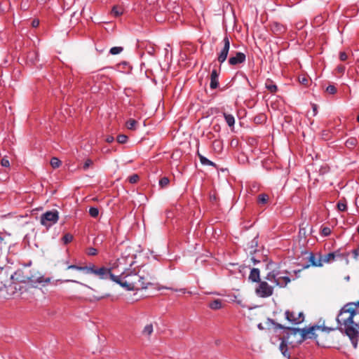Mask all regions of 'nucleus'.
<instances>
[{
    "instance_id": "4d7b16f0",
    "label": "nucleus",
    "mask_w": 359,
    "mask_h": 359,
    "mask_svg": "<svg viewBox=\"0 0 359 359\" xmlns=\"http://www.w3.org/2000/svg\"><path fill=\"white\" fill-rule=\"evenodd\" d=\"M3 241V238L2 237L0 236V243H1V241Z\"/></svg>"
},
{
    "instance_id": "bf43d9fd",
    "label": "nucleus",
    "mask_w": 359,
    "mask_h": 359,
    "mask_svg": "<svg viewBox=\"0 0 359 359\" xmlns=\"http://www.w3.org/2000/svg\"><path fill=\"white\" fill-rule=\"evenodd\" d=\"M357 330H358V331L359 332V323H358V327H357Z\"/></svg>"
},
{
    "instance_id": "6e6d98bb",
    "label": "nucleus",
    "mask_w": 359,
    "mask_h": 359,
    "mask_svg": "<svg viewBox=\"0 0 359 359\" xmlns=\"http://www.w3.org/2000/svg\"><path fill=\"white\" fill-rule=\"evenodd\" d=\"M41 2L43 3H46L47 1V0H40Z\"/></svg>"
},
{
    "instance_id": "5fc2aeb1",
    "label": "nucleus",
    "mask_w": 359,
    "mask_h": 359,
    "mask_svg": "<svg viewBox=\"0 0 359 359\" xmlns=\"http://www.w3.org/2000/svg\"><path fill=\"white\" fill-rule=\"evenodd\" d=\"M252 187H253L254 189H256L257 187V185H256V184H253V185H252Z\"/></svg>"
},
{
    "instance_id": "cd10ccee",
    "label": "nucleus",
    "mask_w": 359,
    "mask_h": 359,
    "mask_svg": "<svg viewBox=\"0 0 359 359\" xmlns=\"http://www.w3.org/2000/svg\"><path fill=\"white\" fill-rule=\"evenodd\" d=\"M72 240H73V236L70 233H66L62 238V241L65 245H67L69 243L72 242Z\"/></svg>"
},
{
    "instance_id": "412c9836",
    "label": "nucleus",
    "mask_w": 359,
    "mask_h": 359,
    "mask_svg": "<svg viewBox=\"0 0 359 359\" xmlns=\"http://www.w3.org/2000/svg\"><path fill=\"white\" fill-rule=\"evenodd\" d=\"M209 307L212 310H218L222 307V301L221 299H215L209 304Z\"/></svg>"
},
{
    "instance_id": "bb28decb",
    "label": "nucleus",
    "mask_w": 359,
    "mask_h": 359,
    "mask_svg": "<svg viewBox=\"0 0 359 359\" xmlns=\"http://www.w3.org/2000/svg\"><path fill=\"white\" fill-rule=\"evenodd\" d=\"M266 116L264 114H260L254 118V121L256 123H262L266 121Z\"/></svg>"
},
{
    "instance_id": "603ef678",
    "label": "nucleus",
    "mask_w": 359,
    "mask_h": 359,
    "mask_svg": "<svg viewBox=\"0 0 359 359\" xmlns=\"http://www.w3.org/2000/svg\"><path fill=\"white\" fill-rule=\"evenodd\" d=\"M179 291L182 292V293H186L185 289H180Z\"/></svg>"
},
{
    "instance_id": "20e7f679",
    "label": "nucleus",
    "mask_w": 359,
    "mask_h": 359,
    "mask_svg": "<svg viewBox=\"0 0 359 359\" xmlns=\"http://www.w3.org/2000/svg\"><path fill=\"white\" fill-rule=\"evenodd\" d=\"M265 279L271 283H274L280 287H285L290 282V278L288 276V272L281 271L279 270H273L269 272L265 277Z\"/></svg>"
},
{
    "instance_id": "0eeeda50",
    "label": "nucleus",
    "mask_w": 359,
    "mask_h": 359,
    "mask_svg": "<svg viewBox=\"0 0 359 359\" xmlns=\"http://www.w3.org/2000/svg\"><path fill=\"white\" fill-rule=\"evenodd\" d=\"M285 316L287 320L294 325L300 324L304 320L303 312L297 313L294 311L287 310L285 312Z\"/></svg>"
},
{
    "instance_id": "c9c22d12",
    "label": "nucleus",
    "mask_w": 359,
    "mask_h": 359,
    "mask_svg": "<svg viewBox=\"0 0 359 359\" xmlns=\"http://www.w3.org/2000/svg\"><path fill=\"white\" fill-rule=\"evenodd\" d=\"M212 147L215 149H218L220 151L222 148V142L220 140H215L212 142Z\"/></svg>"
},
{
    "instance_id": "2eb2a0df",
    "label": "nucleus",
    "mask_w": 359,
    "mask_h": 359,
    "mask_svg": "<svg viewBox=\"0 0 359 359\" xmlns=\"http://www.w3.org/2000/svg\"><path fill=\"white\" fill-rule=\"evenodd\" d=\"M249 280L252 282L259 283L261 281L260 280V271L258 269L253 268L251 269L250 273L249 275Z\"/></svg>"
},
{
    "instance_id": "6e6552de",
    "label": "nucleus",
    "mask_w": 359,
    "mask_h": 359,
    "mask_svg": "<svg viewBox=\"0 0 359 359\" xmlns=\"http://www.w3.org/2000/svg\"><path fill=\"white\" fill-rule=\"evenodd\" d=\"M222 42L224 43V46L219 53L217 57V60L220 64H222L226 60L230 49V41L227 35L224 36Z\"/></svg>"
},
{
    "instance_id": "2f4dec72",
    "label": "nucleus",
    "mask_w": 359,
    "mask_h": 359,
    "mask_svg": "<svg viewBox=\"0 0 359 359\" xmlns=\"http://www.w3.org/2000/svg\"><path fill=\"white\" fill-rule=\"evenodd\" d=\"M128 180L130 183L135 184L139 181L140 177L137 174H133V175L129 176Z\"/></svg>"
},
{
    "instance_id": "5701e85b",
    "label": "nucleus",
    "mask_w": 359,
    "mask_h": 359,
    "mask_svg": "<svg viewBox=\"0 0 359 359\" xmlns=\"http://www.w3.org/2000/svg\"><path fill=\"white\" fill-rule=\"evenodd\" d=\"M153 325L151 324L147 325L142 331V334L145 336H150L153 332Z\"/></svg>"
},
{
    "instance_id": "b1692460",
    "label": "nucleus",
    "mask_w": 359,
    "mask_h": 359,
    "mask_svg": "<svg viewBox=\"0 0 359 359\" xmlns=\"http://www.w3.org/2000/svg\"><path fill=\"white\" fill-rule=\"evenodd\" d=\"M170 183V180L167 177H163L159 180V186L161 188L163 189L168 186Z\"/></svg>"
},
{
    "instance_id": "9b49d317",
    "label": "nucleus",
    "mask_w": 359,
    "mask_h": 359,
    "mask_svg": "<svg viewBox=\"0 0 359 359\" xmlns=\"http://www.w3.org/2000/svg\"><path fill=\"white\" fill-rule=\"evenodd\" d=\"M219 71L217 69H213L210 74V88L212 90L216 89L219 86Z\"/></svg>"
},
{
    "instance_id": "f704fd0d",
    "label": "nucleus",
    "mask_w": 359,
    "mask_h": 359,
    "mask_svg": "<svg viewBox=\"0 0 359 359\" xmlns=\"http://www.w3.org/2000/svg\"><path fill=\"white\" fill-rule=\"evenodd\" d=\"M93 165V161L90 159V158H88L85 161L83 165V169L84 170H88L90 167H91L92 165Z\"/></svg>"
},
{
    "instance_id": "8fccbe9b",
    "label": "nucleus",
    "mask_w": 359,
    "mask_h": 359,
    "mask_svg": "<svg viewBox=\"0 0 359 359\" xmlns=\"http://www.w3.org/2000/svg\"><path fill=\"white\" fill-rule=\"evenodd\" d=\"M310 259H311V261L313 262V266H318V264H316V263L313 262V259H314V255H313V254H312V253H311V255H310Z\"/></svg>"
},
{
    "instance_id": "f03ea898",
    "label": "nucleus",
    "mask_w": 359,
    "mask_h": 359,
    "mask_svg": "<svg viewBox=\"0 0 359 359\" xmlns=\"http://www.w3.org/2000/svg\"><path fill=\"white\" fill-rule=\"evenodd\" d=\"M112 277L116 279V283L128 291L146 289L151 284L147 276L145 277L130 269H126L119 276Z\"/></svg>"
},
{
    "instance_id": "72a5a7b5",
    "label": "nucleus",
    "mask_w": 359,
    "mask_h": 359,
    "mask_svg": "<svg viewBox=\"0 0 359 359\" xmlns=\"http://www.w3.org/2000/svg\"><path fill=\"white\" fill-rule=\"evenodd\" d=\"M116 140L120 144H124L128 141V136L125 135H118L116 137Z\"/></svg>"
},
{
    "instance_id": "6ab92c4d",
    "label": "nucleus",
    "mask_w": 359,
    "mask_h": 359,
    "mask_svg": "<svg viewBox=\"0 0 359 359\" xmlns=\"http://www.w3.org/2000/svg\"><path fill=\"white\" fill-rule=\"evenodd\" d=\"M223 116L224 119L229 127H233L235 124V118L232 114H227L226 112L223 113Z\"/></svg>"
},
{
    "instance_id": "a18cd8bd",
    "label": "nucleus",
    "mask_w": 359,
    "mask_h": 359,
    "mask_svg": "<svg viewBox=\"0 0 359 359\" xmlns=\"http://www.w3.org/2000/svg\"><path fill=\"white\" fill-rule=\"evenodd\" d=\"M114 140V138L112 135H108L106 139H105V141L107 142V143H111L113 142Z\"/></svg>"
},
{
    "instance_id": "49530a36",
    "label": "nucleus",
    "mask_w": 359,
    "mask_h": 359,
    "mask_svg": "<svg viewBox=\"0 0 359 359\" xmlns=\"http://www.w3.org/2000/svg\"><path fill=\"white\" fill-rule=\"evenodd\" d=\"M352 253L353 255V257L355 259H357L358 257L359 256V248H357V249H354L353 251H352Z\"/></svg>"
},
{
    "instance_id": "4be33fe9",
    "label": "nucleus",
    "mask_w": 359,
    "mask_h": 359,
    "mask_svg": "<svg viewBox=\"0 0 359 359\" xmlns=\"http://www.w3.org/2000/svg\"><path fill=\"white\" fill-rule=\"evenodd\" d=\"M137 124H138L137 121L133 118H130L126 123V128L128 129L132 130H136Z\"/></svg>"
},
{
    "instance_id": "f8f14e48",
    "label": "nucleus",
    "mask_w": 359,
    "mask_h": 359,
    "mask_svg": "<svg viewBox=\"0 0 359 359\" xmlns=\"http://www.w3.org/2000/svg\"><path fill=\"white\" fill-rule=\"evenodd\" d=\"M344 257V255L341 253H340V252L339 250H337V251L330 252L327 255H325L323 257L322 260L324 262L329 263V262H332L334 261L337 257Z\"/></svg>"
},
{
    "instance_id": "79ce46f5",
    "label": "nucleus",
    "mask_w": 359,
    "mask_h": 359,
    "mask_svg": "<svg viewBox=\"0 0 359 359\" xmlns=\"http://www.w3.org/2000/svg\"><path fill=\"white\" fill-rule=\"evenodd\" d=\"M87 253L88 255H95L97 253V250L94 248H89L88 249Z\"/></svg>"
},
{
    "instance_id": "3c124183",
    "label": "nucleus",
    "mask_w": 359,
    "mask_h": 359,
    "mask_svg": "<svg viewBox=\"0 0 359 359\" xmlns=\"http://www.w3.org/2000/svg\"><path fill=\"white\" fill-rule=\"evenodd\" d=\"M353 304H354V308H355V309L356 310V309H357L358 307H359V301H358V302H357L356 303H353Z\"/></svg>"
},
{
    "instance_id": "c03bdc74",
    "label": "nucleus",
    "mask_w": 359,
    "mask_h": 359,
    "mask_svg": "<svg viewBox=\"0 0 359 359\" xmlns=\"http://www.w3.org/2000/svg\"><path fill=\"white\" fill-rule=\"evenodd\" d=\"M67 269H75V270H78V271H82V266H79L72 264V265L68 266Z\"/></svg>"
},
{
    "instance_id": "13d9d810",
    "label": "nucleus",
    "mask_w": 359,
    "mask_h": 359,
    "mask_svg": "<svg viewBox=\"0 0 359 359\" xmlns=\"http://www.w3.org/2000/svg\"><path fill=\"white\" fill-rule=\"evenodd\" d=\"M357 231L359 233V226H358Z\"/></svg>"
},
{
    "instance_id": "423d86ee",
    "label": "nucleus",
    "mask_w": 359,
    "mask_h": 359,
    "mask_svg": "<svg viewBox=\"0 0 359 359\" xmlns=\"http://www.w3.org/2000/svg\"><path fill=\"white\" fill-rule=\"evenodd\" d=\"M255 293L259 297L266 298L273 294V287L266 281L261 280L255 288Z\"/></svg>"
},
{
    "instance_id": "e433bc0d",
    "label": "nucleus",
    "mask_w": 359,
    "mask_h": 359,
    "mask_svg": "<svg viewBox=\"0 0 359 359\" xmlns=\"http://www.w3.org/2000/svg\"><path fill=\"white\" fill-rule=\"evenodd\" d=\"M326 91L331 95H334L337 93V88L334 85H329L326 88Z\"/></svg>"
},
{
    "instance_id": "f257e3e1",
    "label": "nucleus",
    "mask_w": 359,
    "mask_h": 359,
    "mask_svg": "<svg viewBox=\"0 0 359 359\" xmlns=\"http://www.w3.org/2000/svg\"><path fill=\"white\" fill-rule=\"evenodd\" d=\"M358 313L353 302L346 304L337 316V321L340 326H344L345 333L350 338L354 348L357 347L359 332L357 330L358 323L353 321V317Z\"/></svg>"
},
{
    "instance_id": "a878e982",
    "label": "nucleus",
    "mask_w": 359,
    "mask_h": 359,
    "mask_svg": "<svg viewBox=\"0 0 359 359\" xmlns=\"http://www.w3.org/2000/svg\"><path fill=\"white\" fill-rule=\"evenodd\" d=\"M332 230L328 226H322L320 229V235L323 236H328L331 234Z\"/></svg>"
},
{
    "instance_id": "9d476101",
    "label": "nucleus",
    "mask_w": 359,
    "mask_h": 359,
    "mask_svg": "<svg viewBox=\"0 0 359 359\" xmlns=\"http://www.w3.org/2000/svg\"><path fill=\"white\" fill-rule=\"evenodd\" d=\"M246 60V55L241 52H236L234 56H231L229 59V64L231 66H235L243 63Z\"/></svg>"
},
{
    "instance_id": "393cba45",
    "label": "nucleus",
    "mask_w": 359,
    "mask_h": 359,
    "mask_svg": "<svg viewBox=\"0 0 359 359\" xmlns=\"http://www.w3.org/2000/svg\"><path fill=\"white\" fill-rule=\"evenodd\" d=\"M50 165L53 168H59L60 166L61 161L59 158H56V157H53L50 159Z\"/></svg>"
},
{
    "instance_id": "864d4df0",
    "label": "nucleus",
    "mask_w": 359,
    "mask_h": 359,
    "mask_svg": "<svg viewBox=\"0 0 359 359\" xmlns=\"http://www.w3.org/2000/svg\"><path fill=\"white\" fill-rule=\"evenodd\" d=\"M166 289H168V290H174V289H172V287H165ZM175 291H178L177 290H175Z\"/></svg>"
},
{
    "instance_id": "de8ad7c7",
    "label": "nucleus",
    "mask_w": 359,
    "mask_h": 359,
    "mask_svg": "<svg viewBox=\"0 0 359 359\" xmlns=\"http://www.w3.org/2000/svg\"><path fill=\"white\" fill-rule=\"evenodd\" d=\"M312 109L313 112V116H316L318 113V107L316 104H312Z\"/></svg>"
},
{
    "instance_id": "1a4fd4ad",
    "label": "nucleus",
    "mask_w": 359,
    "mask_h": 359,
    "mask_svg": "<svg viewBox=\"0 0 359 359\" xmlns=\"http://www.w3.org/2000/svg\"><path fill=\"white\" fill-rule=\"evenodd\" d=\"M95 275L98 276L101 279H108L109 278L112 281L116 283V279L113 278L112 276H116L111 272L110 269H107L106 267H101L100 269H96Z\"/></svg>"
},
{
    "instance_id": "dca6fc26",
    "label": "nucleus",
    "mask_w": 359,
    "mask_h": 359,
    "mask_svg": "<svg viewBox=\"0 0 359 359\" xmlns=\"http://www.w3.org/2000/svg\"><path fill=\"white\" fill-rule=\"evenodd\" d=\"M197 156H198L200 162L202 165H210V166H212L214 168H217V165L215 163L208 159L206 157H205L201 154H200L198 151H197Z\"/></svg>"
},
{
    "instance_id": "a211bd4d",
    "label": "nucleus",
    "mask_w": 359,
    "mask_h": 359,
    "mask_svg": "<svg viewBox=\"0 0 359 359\" xmlns=\"http://www.w3.org/2000/svg\"><path fill=\"white\" fill-rule=\"evenodd\" d=\"M358 143V142L357 138L351 137L346 140V141L345 142V146L346 148L349 149H353L357 146Z\"/></svg>"
},
{
    "instance_id": "c756f323",
    "label": "nucleus",
    "mask_w": 359,
    "mask_h": 359,
    "mask_svg": "<svg viewBox=\"0 0 359 359\" xmlns=\"http://www.w3.org/2000/svg\"><path fill=\"white\" fill-rule=\"evenodd\" d=\"M96 269L94 266H82V271H85L86 273H95Z\"/></svg>"
},
{
    "instance_id": "ea45409f",
    "label": "nucleus",
    "mask_w": 359,
    "mask_h": 359,
    "mask_svg": "<svg viewBox=\"0 0 359 359\" xmlns=\"http://www.w3.org/2000/svg\"><path fill=\"white\" fill-rule=\"evenodd\" d=\"M347 203H337V208L339 211L343 212L345 211L347 208Z\"/></svg>"
},
{
    "instance_id": "4468645a",
    "label": "nucleus",
    "mask_w": 359,
    "mask_h": 359,
    "mask_svg": "<svg viewBox=\"0 0 359 359\" xmlns=\"http://www.w3.org/2000/svg\"><path fill=\"white\" fill-rule=\"evenodd\" d=\"M271 29L272 32L277 35H280L285 31V27L276 22H274L271 24Z\"/></svg>"
},
{
    "instance_id": "ddd939ff",
    "label": "nucleus",
    "mask_w": 359,
    "mask_h": 359,
    "mask_svg": "<svg viewBox=\"0 0 359 359\" xmlns=\"http://www.w3.org/2000/svg\"><path fill=\"white\" fill-rule=\"evenodd\" d=\"M288 339H289V336L287 338L284 337L281 339V342L280 344L279 348L285 357L290 358V354L287 353Z\"/></svg>"
},
{
    "instance_id": "052dcab7",
    "label": "nucleus",
    "mask_w": 359,
    "mask_h": 359,
    "mask_svg": "<svg viewBox=\"0 0 359 359\" xmlns=\"http://www.w3.org/2000/svg\"><path fill=\"white\" fill-rule=\"evenodd\" d=\"M357 121L359 122V115L357 117Z\"/></svg>"
},
{
    "instance_id": "37998d69",
    "label": "nucleus",
    "mask_w": 359,
    "mask_h": 359,
    "mask_svg": "<svg viewBox=\"0 0 359 359\" xmlns=\"http://www.w3.org/2000/svg\"><path fill=\"white\" fill-rule=\"evenodd\" d=\"M348 58L347 54L345 52H340L339 53V59L341 61H345Z\"/></svg>"
},
{
    "instance_id": "473e14b6",
    "label": "nucleus",
    "mask_w": 359,
    "mask_h": 359,
    "mask_svg": "<svg viewBox=\"0 0 359 359\" xmlns=\"http://www.w3.org/2000/svg\"><path fill=\"white\" fill-rule=\"evenodd\" d=\"M89 214L92 217H97L99 215V210L97 208L91 207L89 209Z\"/></svg>"
},
{
    "instance_id": "c85d7f7f",
    "label": "nucleus",
    "mask_w": 359,
    "mask_h": 359,
    "mask_svg": "<svg viewBox=\"0 0 359 359\" xmlns=\"http://www.w3.org/2000/svg\"><path fill=\"white\" fill-rule=\"evenodd\" d=\"M270 197L266 194H261L257 196V202H268L269 200H270Z\"/></svg>"
},
{
    "instance_id": "7c9ffc66",
    "label": "nucleus",
    "mask_w": 359,
    "mask_h": 359,
    "mask_svg": "<svg viewBox=\"0 0 359 359\" xmlns=\"http://www.w3.org/2000/svg\"><path fill=\"white\" fill-rule=\"evenodd\" d=\"M123 47L115 46V47H112L110 49L109 53L111 55H117V54H119L120 53H121L123 51Z\"/></svg>"
},
{
    "instance_id": "aec40b11",
    "label": "nucleus",
    "mask_w": 359,
    "mask_h": 359,
    "mask_svg": "<svg viewBox=\"0 0 359 359\" xmlns=\"http://www.w3.org/2000/svg\"><path fill=\"white\" fill-rule=\"evenodd\" d=\"M124 9L121 6H114L111 9V15L114 17L121 16L123 13Z\"/></svg>"
},
{
    "instance_id": "7ed1b4c3",
    "label": "nucleus",
    "mask_w": 359,
    "mask_h": 359,
    "mask_svg": "<svg viewBox=\"0 0 359 359\" xmlns=\"http://www.w3.org/2000/svg\"><path fill=\"white\" fill-rule=\"evenodd\" d=\"M275 326L276 328L279 329H283L287 331V335L293 334L296 335L297 333H299L301 334V340L303 341L306 339H313L316 338V335L315 334V331L317 330H320V327L318 325L311 326L308 328H292V327H284L281 324L276 323L275 324Z\"/></svg>"
},
{
    "instance_id": "f3484780",
    "label": "nucleus",
    "mask_w": 359,
    "mask_h": 359,
    "mask_svg": "<svg viewBox=\"0 0 359 359\" xmlns=\"http://www.w3.org/2000/svg\"><path fill=\"white\" fill-rule=\"evenodd\" d=\"M265 87L271 93H276L278 91L277 86L271 79H268L266 81Z\"/></svg>"
},
{
    "instance_id": "58836bf2",
    "label": "nucleus",
    "mask_w": 359,
    "mask_h": 359,
    "mask_svg": "<svg viewBox=\"0 0 359 359\" xmlns=\"http://www.w3.org/2000/svg\"><path fill=\"white\" fill-rule=\"evenodd\" d=\"M1 165L3 167L8 168L10 166L9 160L6 157H4L1 161Z\"/></svg>"
},
{
    "instance_id": "09e8293b",
    "label": "nucleus",
    "mask_w": 359,
    "mask_h": 359,
    "mask_svg": "<svg viewBox=\"0 0 359 359\" xmlns=\"http://www.w3.org/2000/svg\"><path fill=\"white\" fill-rule=\"evenodd\" d=\"M39 25V20H34L32 21V26L34 27H38Z\"/></svg>"
},
{
    "instance_id": "a19ab883",
    "label": "nucleus",
    "mask_w": 359,
    "mask_h": 359,
    "mask_svg": "<svg viewBox=\"0 0 359 359\" xmlns=\"http://www.w3.org/2000/svg\"><path fill=\"white\" fill-rule=\"evenodd\" d=\"M336 70L339 74H343L346 70V67L342 65H338Z\"/></svg>"
},
{
    "instance_id": "4c0bfd02",
    "label": "nucleus",
    "mask_w": 359,
    "mask_h": 359,
    "mask_svg": "<svg viewBox=\"0 0 359 359\" xmlns=\"http://www.w3.org/2000/svg\"><path fill=\"white\" fill-rule=\"evenodd\" d=\"M299 81L304 86H308L309 84V79L305 76H299Z\"/></svg>"
},
{
    "instance_id": "39448f33",
    "label": "nucleus",
    "mask_w": 359,
    "mask_h": 359,
    "mask_svg": "<svg viewBox=\"0 0 359 359\" xmlns=\"http://www.w3.org/2000/svg\"><path fill=\"white\" fill-rule=\"evenodd\" d=\"M59 219V213L57 210L46 211L41 215L40 222L46 226V229H49L53 225L56 224Z\"/></svg>"
}]
</instances>
